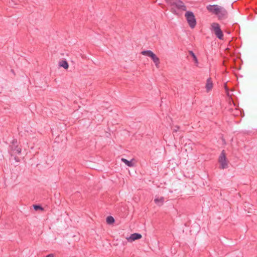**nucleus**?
Masks as SVG:
<instances>
[{
	"mask_svg": "<svg viewBox=\"0 0 257 257\" xmlns=\"http://www.w3.org/2000/svg\"><path fill=\"white\" fill-rule=\"evenodd\" d=\"M185 17L189 27L192 29L195 28L197 22L194 13L191 11H187L186 10Z\"/></svg>",
	"mask_w": 257,
	"mask_h": 257,
	"instance_id": "1",
	"label": "nucleus"
},
{
	"mask_svg": "<svg viewBox=\"0 0 257 257\" xmlns=\"http://www.w3.org/2000/svg\"><path fill=\"white\" fill-rule=\"evenodd\" d=\"M165 2L171 6H175L179 10H181L183 11H186V6L181 0H165Z\"/></svg>",
	"mask_w": 257,
	"mask_h": 257,
	"instance_id": "2",
	"label": "nucleus"
},
{
	"mask_svg": "<svg viewBox=\"0 0 257 257\" xmlns=\"http://www.w3.org/2000/svg\"><path fill=\"white\" fill-rule=\"evenodd\" d=\"M211 30L214 32L216 37L219 40L223 39V33L221 30L220 26L217 23H213L211 24Z\"/></svg>",
	"mask_w": 257,
	"mask_h": 257,
	"instance_id": "3",
	"label": "nucleus"
},
{
	"mask_svg": "<svg viewBox=\"0 0 257 257\" xmlns=\"http://www.w3.org/2000/svg\"><path fill=\"white\" fill-rule=\"evenodd\" d=\"M218 162L220 164V169H224L228 168V161L226 157L225 152L224 150L222 151L219 157Z\"/></svg>",
	"mask_w": 257,
	"mask_h": 257,
	"instance_id": "4",
	"label": "nucleus"
},
{
	"mask_svg": "<svg viewBox=\"0 0 257 257\" xmlns=\"http://www.w3.org/2000/svg\"><path fill=\"white\" fill-rule=\"evenodd\" d=\"M222 7L220 6H219L217 5H208L206 7L207 10L210 13H212L215 15L218 14L219 12H220L219 10L221 9Z\"/></svg>",
	"mask_w": 257,
	"mask_h": 257,
	"instance_id": "5",
	"label": "nucleus"
},
{
	"mask_svg": "<svg viewBox=\"0 0 257 257\" xmlns=\"http://www.w3.org/2000/svg\"><path fill=\"white\" fill-rule=\"evenodd\" d=\"M12 144L10 146L12 151H16V152L20 154L21 153L22 149L19 147L18 142L17 139H14L12 142Z\"/></svg>",
	"mask_w": 257,
	"mask_h": 257,
	"instance_id": "6",
	"label": "nucleus"
},
{
	"mask_svg": "<svg viewBox=\"0 0 257 257\" xmlns=\"http://www.w3.org/2000/svg\"><path fill=\"white\" fill-rule=\"evenodd\" d=\"M220 12L216 15L219 20H224L228 17L227 11L223 7L219 10Z\"/></svg>",
	"mask_w": 257,
	"mask_h": 257,
	"instance_id": "7",
	"label": "nucleus"
},
{
	"mask_svg": "<svg viewBox=\"0 0 257 257\" xmlns=\"http://www.w3.org/2000/svg\"><path fill=\"white\" fill-rule=\"evenodd\" d=\"M142 237L141 234L139 233H134L132 234L130 237H127L126 239L128 242H133L136 240L141 239Z\"/></svg>",
	"mask_w": 257,
	"mask_h": 257,
	"instance_id": "8",
	"label": "nucleus"
},
{
	"mask_svg": "<svg viewBox=\"0 0 257 257\" xmlns=\"http://www.w3.org/2000/svg\"><path fill=\"white\" fill-rule=\"evenodd\" d=\"M213 87V83L211 78H208L207 79L205 88L207 92L210 91Z\"/></svg>",
	"mask_w": 257,
	"mask_h": 257,
	"instance_id": "9",
	"label": "nucleus"
},
{
	"mask_svg": "<svg viewBox=\"0 0 257 257\" xmlns=\"http://www.w3.org/2000/svg\"><path fill=\"white\" fill-rule=\"evenodd\" d=\"M150 58L154 62L156 67L159 68V64L160 63V59L156 56V55L155 53H154Z\"/></svg>",
	"mask_w": 257,
	"mask_h": 257,
	"instance_id": "10",
	"label": "nucleus"
},
{
	"mask_svg": "<svg viewBox=\"0 0 257 257\" xmlns=\"http://www.w3.org/2000/svg\"><path fill=\"white\" fill-rule=\"evenodd\" d=\"M164 201L165 198L164 197H156L154 199L155 203L159 206H162L164 204Z\"/></svg>",
	"mask_w": 257,
	"mask_h": 257,
	"instance_id": "11",
	"label": "nucleus"
},
{
	"mask_svg": "<svg viewBox=\"0 0 257 257\" xmlns=\"http://www.w3.org/2000/svg\"><path fill=\"white\" fill-rule=\"evenodd\" d=\"M134 160V159H132L131 161H128L126 159L122 158L121 161L123 162L126 166L130 167H134L135 164L133 163V161Z\"/></svg>",
	"mask_w": 257,
	"mask_h": 257,
	"instance_id": "12",
	"label": "nucleus"
},
{
	"mask_svg": "<svg viewBox=\"0 0 257 257\" xmlns=\"http://www.w3.org/2000/svg\"><path fill=\"white\" fill-rule=\"evenodd\" d=\"M59 65V66L64 68L65 69H68L69 67L68 63L65 59L62 60V61H60Z\"/></svg>",
	"mask_w": 257,
	"mask_h": 257,
	"instance_id": "13",
	"label": "nucleus"
},
{
	"mask_svg": "<svg viewBox=\"0 0 257 257\" xmlns=\"http://www.w3.org/2000/svg\"><path fill=\"white\" fill-rule=\"evenodd\" d=\"M141 54L143 55L147 56L150 58L154 54V53L151 50H145L142 51Z\"/></svg>",
	"mask_w": 257,
	"mask_h": 257,
	"instance_id": "14",
	"label": "nucleus"
},
{
	"mask_svg": "<svg viewBox=\"0 0 257 257\" xmlns=\"http://www.w3.org/2000/svg\"><path fill=\"white\" fill-rule=\"evenodd\" d=\"M106 221L108 224L111 225L114 223L115 220H114V218L112 216H108L106 217Z\"/></svg>",
	"mask_w": 257,
	"mask_h": 257,
	"instance_id": "15",
	"label": "nucleus"
},
{
	"mask_svg": "<svg viewBox=\"0 0 257 257\" xmlns=\"http://www.w3.org/2000/svg\"><path fill=\"white\" fill-rule=\"evenodd\" d=\"M189 53L190 55L192 57L193 60L194 62V63L197 64L198 63V59L194 53L192 51H189Z\"/></svg>",
	"mask_w": 257,
	"mask_h": 257,
	"instance_id": "16",
	"label": "nucleus"
},
{
	"mask_svg": "<svg viewBox=\"0 0 257 257\" xmlns=\"http://www.w3.org/2000/svg\"><path fill=\"white\" fill-rule=\"evenodd\" d=\"M33 208L35 211H38V210L43 211L44 210V208L41 205H39V204L33 205Z\"/></svg>",
	"mask_w": 257,
	"mask_h": 257,
	"instance_id": "17",
	"label": "nucleus"
},
{
	"mask_svg": "<svg viewBox=\"0 0 257 257\" xmlns=\"http://www.w3.org/2000/svg\"><path fill=\"white\" fill-rule=\"evenodd\" d=\"M171 12L175 15L179 16V14L177 13L176 10L174 8L171 9Z\"/></svg>",
	"mask_w": 257,
	"mask_h": 257,
	"instance_id": "18",
	"label": "nucleus"
},
{
	"mask_svg": "<svg viewBox=\"0 0 257 257\" xmlns=\"http://www.w3.org/2000/svg\"><path fill=\"white\" fill-rule=\"evenodd\" d=\"M179 128H180V127L178 125L175 126L174 128H173V132H177L178 131V130L179 129Z\"/></svg>",
	"mask_w": 257,
	"mask_h": 257,
	"instance_id": "19",
	"label": "nucleus"
},
{
	"mask_svg": "<svg viewBox=\"0 0 257 257\" xmlns=\"http://www.w3.org/2000/svg\"><path fill=\"white\" fill-rule=\"evenodd\" d=\"M54 254H53V253H50V254H48L47 255H46V256H45V257H54Z\"/></svg>",
	"mask_w": 257,
	"mask_h": 257,
	"instance_id": "20",
	"label": "nucleus"
},
{
	"mask_svg": "<svg viewBox=\"0 0 257 257\" xmlns=\"http://www.w3.org/2000/svg\"><path fill=\"white\" fill-rule=\"evenodd\" d=\"M15 160H16V162H20V159L18 157H15Z\"/></svg>",
	"mask_w": 257,
	"mask_h": 257,
	"instance_id": "21",
	"label": "nucleus"
},
{
	"mask_svg": "<svg viewBox=\"0 0 257 257\" xmlns=\"http://www.w3.org/2000/svg\"><path fill=\"white\" fill-rule=\"evenodd\" d=\"M226 33H227L228 34H230V32L229 31H226Z\"/></svg>",
	"mask_w": 257,
	"mask_h": 257,
	"instance_id": "22",
	"label": "nucleus"
},
{
	"mask_svg": "<svg viewBox=\"0 0 257 257\" xmlns=\"http://www.w3.org/2000/svg\"><path fill=\"white\" fill-rule=\"evenodd\" d=\"M225 90L227 92L228 91V89H227V88H225Z\"/></svg>",
	"mask_w": 257,
	"mask_h": 257,
	"instance_id": "23",
	"label": "nucleus"
},
{
	"mask_svg": "<svg viewBox=\"0 0 257 257\" xmlns=\"http://www.w3.org/2000/svg\"><path fill=\"white\" fill-rule=\"evenodd\" d=\"M12 73H14V70H12Z\"/></svg>",
	"mask_w": 257,
	"mask_h": 257,
	"instance_id": "24",
	"label": "nucleus"
},
{
	"mask_svg": "<svg viewBox=\"0 0 257 257\" xmlns=\"http://www.w3.org/2000/svg\"><path fill=\"white\" fill-rule=\"evenodd\" d=\"M12 73H14V70H12Z\"/></svg>",
	"mask_w": 257,
	"mask_h": 257,
	"instance_id": "25",
	"label": "nucleus"
}]
</instances>
